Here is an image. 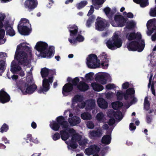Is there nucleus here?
<instances>
[{
	"label": "nucleus",
	"instance_id": "obj_1",
	"mask_svg": "<svg viewBox=\"0 0 156 156\" xmlns=\"http://www.w3.org/2000/svg\"><path fill=\"white\" fill-rule=\"evenodd\" d=\"M26 44H27L24 42L20 44L17 47L15 55V60L12 61H14L18 65L25 66L30 63L27 58V54L24 51L30 53H31V49L30 47L26 46Z\"/></svg>",
	"mask_w": 156,
	"mask_h": 156
},
{
	"label": "nucleus",
	"instance_id": "obj_2",
	"mask_svg": "<svg viewBox=\"0 0 156 156\" xmlns=\"http://www.w3.org/2000/svg\"><path fill=\"white\" fill-rule=\"evenodd\" d=\"M126 38L129 40H131L135 38L137 40V41H133L128 44L127 47L129 50L137 51L139 52H141L143 50L145 46L144 42L143 40H141V35L140 33L135 34L132 33L127 34Z\"/></svg>",
	"mask_w": 156,
	"mask_h": 156
},
{
	"label": "nucleus",
	"instance_id": "obj_3",
	"mask_svg": "<svg viewBox=\"0 0 156 156\" xmlns=\"http://www.w3.org/2000/svg\"><path fill=\"white\" fill-rule=\"evenodd\" d=\"M48 44L44 42H38L35 47V48L40 53V55L44 58H50L54 51V47L51 46L48 48Z\"/></svg>",
	"mask_w": 156,
	"mask_h": 156
},
{
	"label": "nucleus",
	"instance_id": "obj_4",
	"mask_svg": "<svg viewBox=\"0 0 156 156\" xmlns=\"http://www.w3.org/2000/svg\"><path fill=\"white\" fill-rule=\"evenodd\" d=\"M120 37L119 32L114 33L112 37V40L108 41L106 43V45L108 48L114 50L120 47L122 44Z\"/></svg>",
	"mask_w": 156,
	"mask_h": 156
},
{
	"label": "nucleus",
	"instance_id": "obj_5",
	"mask_svg": "<svg viewBox=\"0 0 156 156\" xmlns=\"http://www.w3.org/2000/svg\"><path fill=\"white\" fill-rule=\"evenodd\" d=\"M69 29L70 38H69L68 40L71 44H74L76 43L77 41L79 42H82L83 41L84 37L80 35H78L76 39L72 40L71 38L73 37V35L76 34L77 32L78 28L77 26L75 25H69Z\"/></svg>",
	"mask_w": 156,
	"mask_h": 156
},
{
	"label": "nucleus",
	"instance_id": "obj_6",
	"mask_svg": "<svg viewBox=\"0 0 156 156\" xmlns=\"http://www.w3.org/2000/svg\"><path fill=\"white\" fill-rule=\"evenodd\" d=\"M30 25L28 20L25 18H22L18 25V30L21 34L28 35L29 29L28 27Z\"/></svg>",
	"mask_w": 156,
	"mask_h": 156
},
{
	"label": "nucleus",
	"instance_id": "obj_7",
	"mask_svg": "<svg viewBox=\"0 0 156 156\" xmlns=\"http://www.w3.org/2000/svg\"><path fill=\"white\" fill-rule=\"evenodd\" d=\"M57 121L58 123L55 121H53L51 122L50 125L51 128L53 130L57 131L58 130L60 126H62V127L64 129L67 128L68 126V124L67 121L64 120L63 117L60 116L57 118Z\"/></svg>",
	"mask_w": 156,
	"mask_h": 156
},
{
	"label": "nucleus",
	"instance_id": "obj_8",
	"mask_svg": "<svg viewBox=\"0 0 156 156\" xmlns=\"http://www.w3.org/2000/svg\"><path fill=\"white\" fill-rule=\"evenodd\" d=\"M107 114L110 117L113 118L110 119L108 122L110 126L113 125L115 123V120L114 118L120 121L123 118L122 113L119 111L114 112L112 109H110L108 112Z\"/></svg>",
	"mask_w": 156,
	"mask_h": 156
},
{
	"label": "nucleus",
	"instance_id": "obj_9",
	"mask_svg": "<svg viewBox=\"0 0 156 156\" xmlns=\"http://www.w3.org/2000/svg\"><path fill=\"white\" fill-rule=\"evenodd\" d=\"M37 86L33 83L32 80L30 82L28 81L25 84L23 85L20 88L22 93L23 94H32L33 93L37 88Z\"/></svg>",
	"mask_w": 156,
	"mask_h": 156
},
{
	"label": "nucleus",
	"instance_id": "obj_10",
	"mask_svg": "<svg viewBox=\"0 0 156 156\" xmlns=\"http://www.w3.org/2000/svg\"><path fill=\"white\" fill-rule=\"evenodd\" d=\"M68 131L70 133L72 134V135H73L72 138V142L69 144L68 141H67L66 142V143L68 145L69 144L70 147L73 148L75 149L77 147L78 145L77 144L73 143H76L77 142H79L81 140L82 136L78 133H76L75 130L73 129H69Z\"/></svg>",
	"mask_w": 156,
	"mask_h": 156
},
{
	"label": "nucleus",
	"instance_id": "obj_11",
	"mask_svg": "<svg viewBox=\"0 0 156 156\" xmlns=\"http://www.w3.org/2000/svg\"><path fill=\"white\" fill-rule=\"evenodd\" d=\"M87 64L88 67L96 68L100 66V61L97 59V56L94 54L89 55L87 58Z\"/></svg>",
	"mask_w": 156,
	"mask_h": 156
},
{
	"label": "nucleus",
	"instance_id": "obj_12",
	"mask_svg": "<svg viewBox=\"0 0 156 156\" xmlns=\"http://www.w3.org/2000/svg\"><path fill=\"white\" fill-rule=\"evenodd\" d=\"M20 66L18 65L14 61H12L11 64V71L13 73H17L20 76L23 77L24 76L25 74Z\"/></svg>",
	"mask_w": 156,
	"mask_h": 156
},
{
	"label": "nucleus",
	"instance_id": "obj_13",
	"mask_svg": "<svg viewBox=\"0 0 156 156\" xmlns=\"http://www.w3.org/2000/svg\"><path fill=\"white\" fill-rule=\"evenodd\" d=\"M53 77H51L48 79L44 78L42 83L43 88H41L38 90V92L40 93L43 91H47L50 88V83H51L53 81Z\"/></svg>",
	"mask_w": 156,
	"mask_h": 156
},
{
	"label": "nucleus",
	"instance_id": "obj_14",
	"mask_svg": "<svg viewBox=\"0 0 156 156\" xmlns=\"http://www.w3.org/2000/svg\"><path fill=\"white\" fill-rule=\"evenodd\" d=\"M135 93L134 90L133 88H130L126 90V94H124L122 91H119L117 93L116 96L117 99L119 100H121L124 97L126 100L128 99L129 96L132 94H134Z\"/></svg>",
	"mask_w": 156,
	"mask_h": 156
},
{
	"label": "nucleus",
	"instance_id": "obj_15",
	"mask_svg": "<svg viewBox=\"0 0 156 156\" xmlns=\"http://www.w3.org/2000/svg\"><path fill=\"white\" fill-rule=\"evenodd\" d=\"M107 23L105 20L98 17L95 24L96 29L100 31L103 30L106 26Z\"/></svg>",
	"mask_w": 156,
	"mask_h": 156
},
{
	"label": "nucleus",
	"instance_id": "obj_16",
	"mask_svg": "<svg viewBox=\"0 0 156 156\" xmlns=\"http://www.w3.org/2000/svg\"><path fill=\"white\" fill-rule=\"evenodd\" d=\"M68 112L69 113V118L68 119V121L70 125L74 126L80 122L81 120L79 117L76 116H73V114L70 113L69 111H65L64 114H66Z\"/></svg>",
	"mask_w": 156,
	"mask_h": 156
},
{
	"label": "nucleus",
	"instance_id": "obj_17",
	"mask_svg": "<svg viewBox=\"0 0 156 156\" xmlns=\"http://www.w3.org/2000/svg\"><path fill=\"white\" fill-rule=\"evenodd\" d=\"M114 20L116 23L115 24L111 23L112 25L114 27H122L125 25L126 23V20L123 17V16L120 15L115 16Z\"/></svg>",
	"mask_w": 156,
	"mask_h": 156
},
{
	"label": "nucleus",
	"instance_id": "obj_18",
	"mask_svg": "<svg viewBox=\"0 0 156 156\" xmlns=\"http://www.w3.org/2000/svg\"><path fill=\"white\" fill-rule=\"evenodd\" d=\"M110 78V75L107 73L99 74L97 75L96 78V80L102 84L106 83L107 79Z\"/></svg>",
	"mask_w": 156,
	"mask_h": 156
},
{
	"label": "nucleus",
	"instance_id": "obj_19",
	"mask_svg": "<svg viewBox=\"0 0 156 156\" xmlns=\"http://www.w3.org/2000/svg\"><path fill=\"white\" fill-rule=\"evenodd\" d=\"M6 57L5 53L0 52V75L2 74L5 69V63L4 60L5 59Z\"/></svg>",
	"mask_w": 156,
	"mask_h": 156
},
{
	"label": "nucleus",
	"instance_id": "obj_20",
	"mask_svg": "<svg viewBox=\"0 0 156 156\" xmlns=\"http://www.w3.org/2000/svg\"><path fill=\"white\" fill-rule=\"evenodd\" d=\"M99 150L100 148L98 146L93 145L86 149L85 153L87 155H89L98 153Z\"/></svg>",
	"mask_w": 156,
	"mask_h": 156
},
{
	"label": "nucleus",
	"instance_id": "obj_21",
	"mask_svg": "<svg viewBox=\"0 0 156 156\" xmlns=\"http://www.w3.org/2000/svg\"><path fill=\"white\" fill-rule=\"evenodd\" d=\"M102 135V131L100 128H98L97 130L90 131L89 133V136L91 138L101 137Z\"/></svg>",
	"mask_w": 156,
	"mask_h": 156
},
{
	"label": "nucleus",
	"instance_id": "obj_22",
	"mask_svg": "<svg viewBox=\"0 0 156 156\" xmlns=\"http://www.w3.org/2000/svg\"><path fill=\"white\" fill-rule=\"evenodd\" d=\"M37 1H26L24 6L26 8L31 10L34 9L37 5Z\"/></svg>",
	"mask_w": 156,
	"mask_h": 156
},
{
	"label": "nucleus",
	"instance_id": "obj_23",
	"mask_svg": "<svg viewBox=\"0 0 156 156\" xmlns=\"http://www.w3.org/2000/svg\"><path fill=\"white\" fill-rule=\"evenodd\" d=\"M10 99L9 95L2 90L0 92V101L4 103L9 101Z\"/></svg>",
	"mask_w": 156,
	"mask_h": 156
},
{
	"label": "nucleus",
	"instance_id": "obj_24",
	"mask_svg": "<svg viewBox=\"0 0 156 156\" xmlns=\"http://www.w3.org/2000/svg\"><path fill=\"white\" fill-rule=\"evenodd\" d=\"M83 100V98L82 96L80 95H75L72 99V104L71 105V107H74L76 104L81 102Z\"/></svg>",
	"mask_w": 156,
	"mask_h": 156
},
{
	"label": "nucleus",
	"instance_id": "obj_25",
	"mask_svg": "<svg viewBox=\"0 0 156 156\" xmlns=\"http://www.w3.org/2000/svg\"><path fill=\"white\" fill-rule=\"evenodd\" d=\"M73 88V86L70 83L66 84L63 87L62 93L64 95H66V94L71 92Z\"/></svg>",
	"mask_w": 156,
	"mask_h": 156
},
{
	"label": "nucleus",
	"instance_id": "obj_26",
	"mask_svg": "<svg viewBox=\"0 0 156 156\" xmlns=\"http://www.w3.org/2000/svg\"><path fill=\"white\" fill-rule=\"evenodd\" d=\"M156 23V19L155 18L149 20L147 22V29H152V30H155L156 29V27L155 25Z\"/></svg>",
	"mask_w": 156,
	"mask_h": 156
},
{
	"label": "nucleus",
	"instance_id": "obj_27",
	"mask_svg": "<svg viewBox=\"0 0 156 156\" xmlns=\"http://www.w3.org/2000/svg\"><path fill=\"white\" fill-rule=\"evenodd\" d=\"M69 129H67L66 130H61L60 132L61 137L62 140L65 141L67 140L71 133H70L68 131Z\"/></svg>",
	"mask_w": 156,
	"mask_h": 156
},
{
	"label": "nucleus",
	"instance_id": "obj_28",
	"mask_svg": "<svg viewBox=\"0 0 156 156\" xmlns=\"http://www.w3.org/2000/svg\"><path fill=\"white\" fill-rule=\"evenodd\" d=\"M95 101L94 100H88L86 101V109L87 110H91L95 106Z\"/></svg>",
	"mask_w": 156,
	"mask_h": 156
},
{
	"label": "nucleus",
	"instance_id": "obj_29",
	"mask_svg": "<svg viewBox=\"0 0 156 156\" xmlns=\"http://www.w3.org/2000/svg\"><path fill=\"white\" fill-rule=\"evenodd\" d=\"M99 106L102 108H106L108 107V105L107 102L103 98H99L97 101Z\"/></svg>",
	"mask_w": 156,
	"mask_h": 156
},
{
	"label": "nucleus",
	"instance_id": "obj_30",
	"mask_svg": "<svg viewBox=\"0 0 156 156\" xmlns=\"http://www.w3.org/2000/svg\"><path fill=\"white\" fill-rule=\"evenodd\" d=\"M77 88L80 90L84 91L88 89L89 86L85 83L80 81L77 85Z\"/></svg>",
	"mask_w": 156,
	"mask_h": 156
},
{
	"label": "nucleus",
	"instance_id": "obj_31",
	"mask_svg": "<svg viewBox=\"0 0 156 156\" xmlns=\"http://www.w3.org/2000/svg\"><path fill=\"white\" fill-rule=\"evenodd\" d=\"M91 86L93 89L97 91H100L102 90L104 88L103 87L96 82H94L91 83Z\"/></svg>",
	"mask_w": 156,
	"mask_h": 156
},
{
	"label": "nucleus",
	"instance_id": "obj_32",
	"mask_svg": "<svg viewBox=\"0 0 156 156\" xmlns=\"http://www.w3.org/2000/svg\"><path fill=\"white\" fill-rule=\"evenodd\" d=\"M51 70H49L46 68H44L41 69V74L42 77L44 78L47 76L49 73L53 72Z\"/></svg>",
	"mask_w": 156,
	"mask_h": 156
},
{
	"label": "nucleus",
	"instance_id": "obj_33",
	"mask_svg": "<svg viewBox=\"0 0 156 156\" xmlns=\"http://www.w3.org/2000/svg\"><path fill=\"white\" fill-rule=\"evenodd\" d=\"M6 34L11 36H13L15 34V33L12 27L9 25H8L6 26Z\"/></svg>",
	"mask_w": 156,
	"mask_h": 156
},
{
	"label": "nucleus",
	"instance_id": "obj_34",
	"mask_svg": "<svg viewBox=\"0 0 156 156\" xmlns=\"http://www.w3.org/2000/svg\"><path fill=\"white\" fill-rule=\"evenodd\" d=\"M78 103L76 105H75L72 108L75 110H78L79 108L83 109L86 106V102L85 103L83 100Z\"/></svg>",
	"mask_w": 156,
	"mask_h": 156
},
{
	"label": "nucleus",
	"instance_id": "obj_35",
	"mask_svg": "<svg viewBox=\"0 0 156 156\" xmlns=\"http://www.w3.org/2000/svg\"><path fill=\"white\" fill-rule=\"evenodd\" d=\"M97 120L100 122H103L105 120V115L102 112L97 114L96 116Z\"/></svg>",
	"mask_w": 156,
	"mask_h": 156
},
{
	"label": "nucleus",
	"instance_id": "obj_36",
	"mask_svg": "<svg viewBox=\"0 0 156 156\" xmlns=\"http://www.w3.org/2000/svg\"><path fill=\"white\" fill-rule=\"evenodd\" d=\"M111 139V138L110 136H104L102 139V142L103 144H108L110 143Z\"/></svg>",
	"mask_w": 156,
	"mask_h": 156
},
{
	"label": "nucleus",
	"instance_id": "obj_37",
	"mask_svg": "<svg viewBox=\"0 0 156 156\" xmlns=\"http://www.w3.org/2000/svg\"><path fill=\"white\" fill-rule=\"evenodd\" d=\"M93 4L96 9H98L101 7L102 4L104 3V1H92Z\"/></svg>",
	"mask_w": 156,
	"mask_h": 156
},
{
	"label": "nucleus",
	"instance_id": "obj_38",
	"mask_svg": "<svg viewBox=\"0 0 156 156\" xmlns=\"http://www.w3.org/2000/svg\"><path fill=\"white\" fill-rule=\"evenodd\" d=\"M81 118L84 120H90L92 119V116L88 112H84L81 114Z\"/></svg>",
	"mask_w": 156,
	"mask_h": 156
},
{
	"label": "nucleus",
	"instance_id": "obj_39",
	"mask_svg": "<svg viewBox=\"0 0 156 156\" xmlns=\"http://www.w3.org/2000/svg\"><path fill=\"white\" fill-rule=\"evenodd\" d=\"M134 2L137 4L140 5L142 7H144L149 4L148 1H133Z\"/></svg>",
	"mask_w": 156,
	"mask_h": 156
},
{
	"label": "nucleus",
	"instance_id": "obj_40",
	"mask_svg": "<svg viewBox=\"0 0 156 156\" xmlns=\"http://www.w3.org/2000/svg\"><path fill=\"white\" fill-rule=\"evenodd\" d=\"M123 105L122 103L119 101H116L112 103V106L115 109H117L121 107Z\"/></svg>",
	"mask_w": 156,
	"mask_h": 156
},
{
	"label": "nucleus",
	"instance_id": "obj_41",
	"mask_svg": "<svg viewBox=\"0 0 156 156\" xmlns=\"http://www.w3.org/2000/svg\"><path fill=\"white\" fill-rule=\"evenodd\" d=\"M5 34V31L4 30H0V44H4L5 41V39H3Z\"/></svg>",
	"mask_w": 156,
	"mask_h": 156
},
{
	"label": "nucleus",
	"instance_id": "obj_42",
	"mask_svg": "<svg viewBox=\"0 0 156 156\" xmlns=\"http://www.w3.org/2000/svg\"><path fill=\"white\" fill-rule=\"evenodd\" d=\"M150 104L148 100V97H145L144 100V108L146 110H148L150 107Z\"/></svg>",
	"mask_w": 156,
	"mask_h": 156
},
{
	"label": "nucleus",
	"instance_id": "obj_43",
	"mask_svg": "<svg viewBox=\"0 0 156 156\" xmlns=\"http://www.w3.org/2000/svg\"><path fill=\"white\" fill-rule=\"evenodd\" d=\"M95 19V17L94 16L90 17L87 21L86 26L88 27L90 26L91 24L94 22Z\"/></svg>",
	"mask_w": 156,
	"mask_h": 156
},
{
	"label": "nucleus",
	"instance_id": "obj_44",
	"mask_svg": "<svg viewBox=\"0 0 156 156\" xmlns=\"http://www.w3.org/2000/svg\"><path fill=\"white\" fill-rule=\"evenodd\" d=\"M127 25L125 29H131L136 24L135 22L133 20H131L127 23Z\"/></svg>",
	"mask_w": 156,
	"mask_h": 156
},
{
	"label": "nucleus",
	"instance_id": "obj_45",
	"mask_svg": "<svg viewBox=\"0 0 156 156\" xmlns=\"http://www.w3.org/2000/svg\"><path fill=\"white\" fill-rule=\"evenodd\" d=\"M101 65L103 69H107L109 65V59L102 61Z\"/></svg>",
	"mask_w": 156,
	"mask_h": 156
},
{
	"label": "nucleus",
	"instance_id": "obj_46",
	"mask_svg": "<svg viewBox=\"0 0 156 156\" xmlns=\"http://www.w3.org/2000/svg\"><path fill=\"white\" fill-rule=\"evenodd\" d=\"M87 3V2L86 1H81L80 3L77 4V7L79 9H81L86 5Z\"/></svg>",
	"mask_w": 156,
	"mask_h": 156
},
{
	"label": "nucleus",
	"instance_id": "obj_47",
	"mask_svg": "<svg viewBox=\"0 0 156 156\" xmlns=\"http://www.w3.org/2000/svg\"><path fill=\"white\" fill-rule=\"evenodd\" d=\"M150 15L153 17L156 16V7L151 9L149 12Z\"/></svg>",
	"mask_w": 156,
	"mask_h": 156
},
{
	"label": "nucleus",
	"instance_id": "obj_48",
	"mask_svg": "<svg viewBox=\"0 0 156 156\" xmlns=\"http://www.w3.org/2000/svg\"><path fill=\"white\" fill-rule=\"evenodd\" d=\"M5 17V16L4 14L0 13V29L2 28L3 26V21Z\"/></svg>",
	"mask_w": 156,
	"mask_h": 156
},
{
	"label": "nucleus",
	"instance_id": "obj_49",
	"mask_svg": "<svg viewBox=\"0 0 156 156\" xmlns=\"http://www.w3.org/2000/svg\"><path fill=\"white\" fill-rule=\"evenodd\" d=\"M104 11L108 16H110V17L109 18L111 17L110 15H112V14L111 13V9L110 8L106 7L104 9ZM108 17L109 18V17Z\"/></svg>",
	"mask_w": 156,
	"mask_h": 156
},
{
	"label": "nucleus",
	"instance_id": "obj_50",
	"mask_svg": "<svg viewBox=\"0 0 156 156\" xmlns=\"http://www.w3.org/2000/svg\"><path fill=\"white\" fill-rule=\"evenodd\" d=\"M88 141L87 139L85 138L82 140H81L78 143L80 145L84 146L88 143Z\"/></svg>",
	"mask_w": 156,
	"mask_h": 156
},
{
	"label": "nucleus",
	"instance_id": "obj_51",
	"mask_svg": "<svg viewBox=\"0 0 156 156\" xmlns=\"http://www.w3.org/2000/svg\"><path fill=\"white\" fill-rule=\"evenodd\" d=\"M132 94H131L130 95H129V96L128 98H131L132 99V100H131V104L129 105L127 107V108H129L131 105L133 104H135L137 101V99L136 98L132 97V96L131 95Z\"/></svg>",
	"mask_w": 156,
	"mask_h": 156
},
{
	"label": "nucleus",
	"instance_id": "obj_52",
	"mask_svg": "<svg viewBox=\"0 0 156 156\" xmlns=\"http://www.w3.org/2000/svg\"><path fill=\"white\" fill-rule=\"evenodd\" d=\"M107 56L106 55L105 53H102L99 56V57L100 58L101 60H102V61L106 60L107 59H109L108 58H107Z\"/></svg>",
	"mask_w": 156,
	"mask_h": 156
},
{
	"label": "nucleus",
	"instance_id": "obj_53",
	"mask_svg": "<svg viewBox=\"0 0 156 156\" xmlns=\"http://www.w3.org/2000/svg\"><path fill=\"white\" fill-rule=\"evenodd\" d=\"M8 129V126L5 124H4L1 129L0 132L3 133L7 131Z\"/></svg>",
	"mask_w": 156,
	"mask_h": 156
},
{
	"label": "nucleus",
	"instance_id": "obj_54",
	"mask_svg": "<svg viewBox=\"0 0 156 156\" xmlns=\"http://www.w3.org/2000/svg\"><path fill=\"white\" fill-rule=\"evenodd\" d=\"M87 125L88 128L90 129H92L94 127V124L91 121L87 122Z\"/></svg>",
	"mask_w": 156,
	"mask_h": 156
},
{
	"label": "nucleus",
	"instance_id": "obj_55",
	"mask_svg": "<svg viewBox=\"0 0 156 156\" xmlns=\"http://www.w3.org/2000/svg\"><path fill=\"white\" fill-rule=\"evenodd\" d=\"M9 73H7V76L8 78L10 79H11V78L13 80H16L18 78V75H13L12 76H11V77L9 75Z\"/></svg>",
	"mask_w": 156,
	"mask_h": 156
},
{
	"label": "nucleus",
	"instance_id": "obj_56",
	"mask_svg": "<svg viewBox=\"0 0 156 156\" xmlns=\"http://www.w3.org/2000/svg\"><path fill=\"white\" fill-rule=\"evenodd\" d=\"M60 134L58 133H57L52 136V138L54 140H56L60 139Z\"/></svg>",
	"mask_w": 156,
	"mask_h": 156
},
{
	"label": "nucleus",
	"instance_id": "obj_57",
	"mask_svg": "<svg viewBox=\"0 0 156 156\" xmlns=\"http://www.w3.org/2000/svg\"><path fill=\"white\" fill-rule=\"evenodd\" d=\"M86 79L87 80H90L93 79V75L91 73L87 74L85 75Z\"/></svg>",
	"mask_w": 156,
	"mask_h": 156
},
{
	"label": "nucleus",
	"instance_id": "obj_58",
	"mask_svg": "<svg viewBox=\"0 0 156 156\" xmlns=\"http://www.w3.org/2000/svg\"><path fill=\"white\" fill-rule=\"evenodd\" d=\"M79 79L78 77H76L74 79L72 80V83L74 85H76L79 82Z\"/></svg>",
	"mask_w": 156,
	"mask_h": 156
},
{
	"label": "nucleus",
	"instance_id": "obj_59",
	"mask_svg": "<svg viewBox=\"0 0 156 156\" xmlns=\"http://www.w3.org/2000/svg\"><path fill=\"white\" fill-rule=\"evenodd\" d=\"M106 87L107 89H111L115 87V86L113 84H109L106 85Z\"/></svg>",
	"mask_w": 156,
	"mask_h": 156
},
{
	"label": "nucleus",
	"instance_id": "obj_60",
	"mask_svg": "<svg viewBox=\"0 0 156 156\" xmlns=\"http://www.w3.org/2000/svg\"><path fill=\"white\" fill-rule=\"evenodd\" d=\"M129 84L128 82H126L122 84V87L123 89H126L129 87Z\"/></svg>",
	"mask_w": 156,
	"mask_h": 156
},
{
	"label": "nucleus",
	"instance_id": "obj_61",
	"mask_svg": "<svg viewBox=\"0 0 156 156\" xmlns=\"http://www.w3.org/2000/svg\"><path fill=\"white\" fill-rule=\"evenodd\" d=\"M136 128V126H134V124L133 123H131L129 125V129L130 130H134Z\"/></svg>",
	"mask_w": 156,
	"mask_h": 156
},
{
	"label": "nucleus",
	"instance_id": "obj_62",
	"mask_svg": "<svg viewBox=\"0 0 156 156\" xmlns=\"http://www.w3.org/2000/svg\"><path fill=\"white\" fill-rule=\"evenodd\" d=\"M94 8L92 5L90 6V10L89 11L88 13L87 14V15L89 16L91 15L94 12Z\"/></svg>",
	"mask_w": 156,
	"mask_h": 156
},
{
	"label": "nucleus",
	"instance_id": "obj_63",
	"mask_svg": "<svg viewBox=\"0 0 156 156\" xmlns=\"http://www.w3.org/2000/svg\"><path fill=\"white\" fill-rule=\"evenodd\" d=\"M113 94L112 92H108L106 94V97L107 98H110L112 97Z\"/></svg>",
	"mask_w": 156,
	"mask_h": 156
},
{
	"label": "nucleus",
	"instance_id": "obj_64",
	"mask_svg": "<svg viewBox=\"0 0 156 156\" xmlns=\"http://www.w3.org/2000/svg\"><path fill=\"white\" fill-rule=\"evenodd\" d=\"M153 77V74L152 73L151 74L150 77L149 79V82L148 84V87L149 88L150 87L151 85V80H152V78Z\"/></svg>",
	"mask_w": 156,
	"mask_h": 156
}]
</instances>
